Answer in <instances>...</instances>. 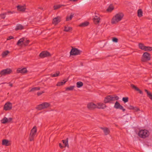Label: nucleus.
Masks as SVG:
<instances>
[{"label":"nucleus","instance_id":"c9c22d12","mask_svg":"<svg viewBox=\"0 0 152 152\" xmlns=\"http://www.w3.org/2000/svg\"><path fill=\"white\" fill-rule=\"evenodd\" d=\"M76 84L77 87L78 88L81 87L83 85V83L82 82L80 81L77 82V83Z\"/></svg>","mask_w":152,"mask_h":152},{"label":"nucleus","instance_id":"473e14b6","mask_svg":"<svg viewBox=\"0 0 152 152\" xmlns=\"http://www.w3.org/2000/svg\"><path fill=\"white\" fill-rule=\"evenodd\" d=\"M144 50L145 51H151L152 50V47L149 46H146L145 47Z\"/></svg>","mask_w":152,"mask_h":152},{"label":"nucleus","instance_id":"2f4dec72","mask_svg":"<svg viewBox=\"0 0 152 152\" xmlns=\"http://www.w3.org/2000/svg\"><path fill=\"white\" fill-rule=\"evenodd\" d=\"M65 28L64 30V31L66 32H69L70 31H72V28L71 27H68V26H65Z\"/></svg>","mask_w":152,"mask_h":152},{"label":"nucleus","instance_id":"6ab92c4d","mask_svg":"<svg viewBox=\"0 0 152 152\" xmlns=\"http://www.w3.org/2000/svg\"><path fill=\"white\" fill-rule=\"evenodd\" d=\"M2 144L3 145L8 146H9L10 144L8 140L4 139L2 140Z\"/></svg>","mask_w":152,"mask_h":152},{"label":"nucleus","instance_id":"6e6552de","mask_svg":"<svg viewBox=\"0 0 152 152\" xmlns=\"http://www.w3.org/2000/svg\"><path fill=\"white\" fill-rule=\"evenodd\" d=\"M50 56V53L47 51H43L39 55V57L41 58H44Z\"/></svg>","mask_w":152,"mask_h":152},{"label":"nucleus","instance_id":"7c9ffc66","mask_svg":"<svg viewBox=\"0 0 152 152\" xmlns=\"http://www.w3.org/2000/svg\"><path fill=\"white\" fill-rule=\"evenodd\" d=\"M64 5H60V4H58L55 5L53 6V8L54 10H57L59 8H60L62 6H64Z\"/></svg>","mask_w":152,"mask_h":152},{"label":"nucleus","instance_id":"864d4df0","mask_svg":"<svg viewBox=\"0 0 152 152\" xmlns=\"http://www.w3.org/2000/svg\"><path fill=\"white\" fill-rule=\"evenodd\" d=\"M9 86L12 87L13 86V85L12 83H10L9 84Z\"/></svg>","mask_w":152,"mask_h":152},{"label":"nucleus","instance_id":"4be33fe9","mask_svg":"<svg viewBox=\"0 0 152 152\" xmlns=\"http://www.w3.org/2000/svg\"><path fill=\"white\" fill-rule=\"evenodd\" d=\"M145 91L147 93L148 97L152 101V94L147 89H145Z\"/></svg>","mask_w":152,"mask_h":152},{"label":"nucleus","instance_id":"9d476101","mask_svg":"<svg viewBox=\"0 0 152 152\" xmlns=\"http://www.w3.org/2000/svg\"><path fill=\"white\" fill-rule=\"evenodd\" d=\"M96 104H94L93 102H90L87 104V107L88 109L90 110H93L96 108Z\"/></svg>","mask_w":152,"mask_h":152},{"label":"nucleus","instance_id":"f03ea898","mask_svg":"<svg viewBox=\"0 0 152 152\" xmlns=\"http://www.w3.org/2000/svg\"><path fill=\"white\" fill-rule=\"evenodd\" d=\"M119 97L117 96H113L111 95H108L104 98V102L105 103H111V102L115 100H117L118 99Z\"/></svg>","mask_w":152,"mask_h":152},{"label":"nucleus","instance_id":"c756f323","mask_svg":"<svg viewBox=\"0 0 152 152\" xmlns=\"http://www.w3.org/2000/svg\"><path fill=\"white\" fill-rule=\"evenodd\" d=\"M35 135L34 134H31L30 133L29 137V140L30 141H31L34 140V136Z\"/></svg>","mask_w":152,"mask_h":152},{"label":"nucleus","instance_id":"f3484780","mask_svg":"<svg viewBox=\"0 0 152 152\" xmlns=\"http://www.w3.org/2000/svg\"><path fill=\"white\" fill-rule=\"evenodd\" d=\"M25 41L24 38H23L20 39L18 42L17 45L18 46H21L23 45V42Z\"/></svg>","mask_w":152,"mask_h":152},{"label":"nucleus","instance_id":"37998d69","mask_svg":"<svg viewBox=\"0 0 152 152\" xmlns=\"http://www.w3.org/2000/svg\"><path fill=\"white\" fill-rule=\"evenodd\" d=\"M9 53V51L8 50L2 53V56L3 57H4L6 56Z\"/></svg>","mask_w":152,"mask_h":152},{"label":"nucleus","instance_id":"5701e85b","mask_svg":"<svg viewBox=\"0 0 152 152\" xmlns=\"http://www.w3.org/2000/svg\"><path fill=\"white\" fill-rule=\"evenodd\" d=\"M143 12L141 9H139L137 11V16L141 18L142 16Z\"/></svg>","mask_w":152,"mask_h":152},{"label":"nucleus","instance_id":"393cba45","mask_svg":"<svg viewBox=\"0 0 152 152\" xmlns=\"http://www.w3.org/2000/svg\"><path fill=\"white\" fill-rule=\"evenodd\" d=\"M68 138H67L66 140H62V142L64 144L65 146L64 147H67L68 148H69V145L68 143Z\"/></svg>","mask_w":152,"mask_h":152},{"label":"nucleus","instance_id":"f704fd0d","mask_svg":"<svg viewBox=\"0 0 152 152\" xmlns=\"http://www.w3.org/2000/svg\"><path fill=\"white\" fill-rule=\"evenodd\" d=\"M44 108V109L47 108L50 106V104L47 102H44L42 103Z\"/></svg>","mask_w":152,"mask_h":152},{"label":"nucleus","instance_id":"3c124183","mask_svg":"<svg viewBox=\"0 0 152 152\" xmlns=\"http://www.w3.org/2000/svg\"><path fill=\"white\" fill-rule=\"evenodd\" d=\"M59 146L61 148H63L64 147L61 143L59 144Z\"/></svg>","mask_w":152,"mask_h":152},{"label":"nucleus","instance_id":"dca6fc26","mask_svg":"<svg viewBox=\"0 0 152 152\" xmlns=\"http://www.w3.org/2000/svg\"><path fill=\"white\" fill-rule=\"evenodd\" d=\"M100 19V18L99 17L95 16L93 19V21L95 24H98L99 22Z\"/></svg>","mask_w":152,"mask_h":152},{"label":"nucleus","instance_id":"aec40b11","mask_svg":"<svg viewBox=\"0 0 152 152\" xmlns=\"http://www.w3.org/2000/svg\"><path fill=\"white\" fill-rule=\"evenodd\" d=\"M23 28V26L21 25L18 24L17 25L15 28L16 31H18L19 30H21Z\"/></svg>","mask_w":152,"mask_h":152},{"label":"nucleus","instance_id":"5fc2aeb1","mask_svg":"<svg viewBox=\"0 0 152 152\" xmlns=\"http://www.w3.org/2000/svg\"><path fill=\"white\" fill-rule=\"evenodd\" d=\"M6 83H2V84H5Z\"/></svg>","mask_w":152,"mask_h":152},{"label":"nucleus","instance_id":"f8f14e48","mask_svg":"<svg viewBox=\"0 0 152 152\" xmlns=\"http://www.w3.org/2000/svg\"><path fill=\"white\" fill-rule=\"evenodd\" d=\"M96 108L98 109H104L106 107V106L105 104L103 103H98L96 104Z\"/></svg>","mask_w":152,"mask_h":152},{"label":"nucleus","instance_id":"79ce46f5","mask_svg":"<svg viewBox=\"0 0 152 152\" xmlns=\"http://www.w3.org/2000/svg\"><path fill=\"white\" fill-rule=\"evenodd\" d=\"M59 74H60L59 72H58L56 73H55L53 74H51L50 76L51 77H56L58 76H59Z\"/></svg>","mask_w":152,"mask_h":152},{"label":"nucleus","instance_id":"72a5a7b5","mask_svg":"<svg viewBox=\"0 0 152 152\" xmlns=\"http://www.w3.org/2000/svg\"><path fill=\"white\" fill-rule=\"evenodd\" d=\"M138 46H139V48L140 49H141L142 50H144L145 47V46H144V44L143 43H139Z\"/></svg>","mask_w":152,"mask_h":152},{"label":"nucleus","instance_id":"ea45409f","mask_svg":"<svg viewBox=\"0 0 152 152\" xmlns=\"http://www.w3.org/2000/svg\"><path fill=\"white\" fill-rule=\"evenodd\" d=\"M75 86H71L69 87H67L66 88V91H72L73 90Z\"/></svg>","mask_w":152,"mask_h":152},{"label":"nucleus","instance_id":"603ef678","mask_svg":"<svg viewBox=\"0 0 152 152\" xmlns=\"http://www.w3.org/2000/svg\"><path fill=\"white\" fill-rule=\"evenodd\" d=\"M7 13V14H9V13L12 14L13 13V12L11 11H8Z\"/></svg>","mask_w":152,"mask_h":152},{"label":"nucleus","instance_id":"0eeeda50","mask_svg":"<svg viewBox=\"0 0 152 152\" xmlns=\"http://www.w3.org/2000/svg\"><path fill=\"white\" fill-rule=\"evenodd\" d=\"M12 107V104L10 102H8L4 104V109L6 111L9 110H11Z\"/></svg>","mask_w":152,"mask_h":152},{"label":"nucleus","instance_id":"412c9836","mask_svg":"<svg viewBox=\"0 0 152 152\" xmlns=\"http://www.w3.org/2000/svg\"><path fill=\"white\" fill-rule=\"evenodd\" d=\"M17 9L19 11L22 12L26 10V8L23 6L19 5L17 6Z\"/></svg>","mask_w":152,"mask_h":152},{"label":"nucleus","instance_id":"cd10ccee","mask_svg":"<svg viewBox=\"0 0 152 152\" xmlns=\"http://www.w3.org/2000/svg\"><path fill=\"white\" fill-rule=\"evenodd\" d=\"M1 122L2 124H5L8 123V118L6 117H4L1 120Z\"/></svg>","mask_w":152,"mask_h":152},{"label":"nucleus","instance_id":"2eb2a0df","mask_svg":"<svg viewBox=\"0 0 152 152\" xmlns=\"http://www.w3.org/2000/svg\"><path fill=\"white\" fill-rule=\"evenodd\" d=\"M27 71L26 68H23L22 69L19 68L17 70L18 73H24L27 72Z\"/></svg>","mask_w":152,"mask_h":152},{"label":"nucleus","instance_id":"8fccbe9b","mask_svg":"<svg viewBox=\"0 0 152 152\" xmlns=\"http://www.w3.org/2000/svg\"><path fill=\"white\" fill-rule=\"evenodd\" d=\"M13 119L12 118H8V123L11 122V121H12Z\"/></svg>","mask_w":152,"mask_h":152},{"label":"nucleus","instance_id":"bb28decb","mask_svg":"<svg viewBox=\"0 0 152 152\" xmlns=\"http://www.w3.org/2000/svg\"><path fill=\"white\" fill-rule=\"evenodd\" d=\"M89 24V22H85L80 24L79 26L80 27H85L88 26Z\"/></svg>","mask_w":152,"mask_h":152},{"label":"nucleus","instance_id":"a18cd8bd","mask_svg":"<svg viewBox=\"0 0 152 152\" xmlns=\"http://www.w3.org/2000/svg\"><path fill=\"white\" fill-rule=\"evenodd\" d=\"M128 99L129 98L128 97H123L122 98V100L124 103H126L128 101Z\"/></svg>","mask_w":152,"mask_h":152},{"label":"nucleus","instance_id":"423d86ee","mask_svg":"<svg viewBox=\"0 0 152 152\" xmlns=\"http://www.w3.org/2000/svg\"><path fill=\"white\" fill-rule=\"evenodd\" d=\"M12 72V70L10 68H7L1 70L0 72V77L9 75Z\"/></svg>","mask_w":152,"mask_h":152},{"label":"nucleus","instance_id":"4c0bfd02","mask_svg":"<svg viewBox=\"0 0 152 152\" xmlns=\"http://www.w3.org/2000/svg\"><path fill=\"white\" fill-rule=\"evenodd\" d=\"M40 88L39 87H34L32 88L29 91V92H33L35 91H38L39 90Z\"/></svg>","mask_w":152,"mask_h":152},{"label":"nucleus","instance_id":"58836bf2","mask_svg":"<svg viewBox=\"0 0 152 152\" xmlns=\"http://www.w3.org/2000/svg\"><path fill=\"white\" fill-rule=\"evenodd\" d=\"M74 16V14H72L69 17L67 16L66 18V21H68L71 20Z\"/></svg>","mask_w":152,"mask_h":152},{"label":"nucleus","instance_id":"a878e982","mask_svg":"<svg viewBox=\"0 0 152 152\" xmlns=\"http://www.w3.org/2000/svg\"><path fill=\"white\" fill-rule=\"evenodd\" d=\"M67 81V80H66V81H65V80H63V82H58L56 84V86H61L63 85H64Z\"/></svg>","mask_w":152,"mask_h":152},{"label":"nucleus","instance_id":"6e6d98bb","mask_svg":"<svg viewBox=\"0 0 152 152\" xmlns=\"http://www.w3.org/2000/svg\"><path fill=\"white\" fill-rule=\"evenodd\" d=\"M83 3H85V2H84V1H83Z\"/></svg>","mask_w":152,"mask_h":152},{"label":"nucleus","instance_id":"7ed1b4c3","mask_svg":"<svg viewBox=\"0 0 152 152\" xmlns=\"http://www.w3.org/2000/svg\"><path fill=\"white\" fill-rule=\"evenodd\" d=\"M138 135L140 137L144 138L149 136V132L147 130H141L138 133Z\"/></svg>","mask_w":152,"mask_h":152},{"label":"nucleus","instance_id":"ddd939ff","mask_svg":"<svg viewBox=\"0 0 152 152\" xmlns=\"http://www.w3.org/2000/svg\"><path fill=\"white\" fill-rule=\"evenodd\" d=\"M100 129L103 131L105 135H106L109 134L110 133V131L108 128L106 127H100Z\"/></svg>","mask_w":152,"mask_h":152},{"label":"nucleus","instance_id":"20e7f679","mask_svg":"<svg viewBox=\"0 0 152 152\" xmlns=\"http://www.w3.org/2000/svg\"><path fill=\"white\" fill-rule=\"evenodd\" d=\"M151 59V55L147 52H145L143 53L141 58V61L142 62H145Z\"/></svg>","mask_w":152,"mask_h":152},{"label":"nucleus","instance_id":"c85d7f7f","mask_svg":"<svg viewBox=\"0 0 152 152\" xmlns=\"http://www.w3.org/2000/svg\"><path fill=\"white\" fill-rule=\"evenodd\" d=\"M114 7L111 4L110 5L107 9V11L108 12H111L113 10Z\"/></svg>","mask_w":152,"mask_h":152},{"label":"nucleus","instance_id":"49530a36","mask_svg":"<svg viewBox=\"0 0 152 152\" xmlns=\"http://www.w3.org/2000/svg\"><path fill=\"white\" fill-rule=\"evenodd\" d=\"M118 39L115 37H113V38L112 41L113 42H118Z\"/></svg>","mask_w":152,"mask_h":152},{"label":"nucleus","instance_id":"a19ab883","mask_svg":"<svg viewBox=\"0 0 152 152\" xmlns=\"http://www.w3.org/2000/svg\"><path fill=\"white\" fill-rule=\"evenodd\" d=\"M7 14V12H5V13H4L1 14L0 15V17L1 19H4L6 17V15Z\"/></svg>","mask_w":152,"mask_h":152},{"label":"nucleus","instance_id":"e433bc0d","mask_svg":"<svg viewBox=\"0 0 152 152\" xmlns=\"http://www.w3.org/2000/svg\"><path fill=\"white\" fill-rule=\"evenodd\" d=\"M36 108L38 110H40L44 109L42 104L39 105Z\"/></svg>","mask_w":152,"mask_h":152},{"label":"nucleus","instance_id":"1a4fd4ad","mask_svg":"<svg viewBox=\"0 0 152 152\" xmlns=\"http://www.w3.org/2000/svg\"><path fill=\"white\" fill-rule=\"evenodd\" d=\"M114 107L116 109L122 110L123 112H124L125 111V109H124L123 107L118 101H116L115 103Z\"/></svg>","mask_w":152,"mask_h":152},{"label":"nucleus","instance_id":"b1692460","mask_svg":"<svg viewBox=\"0 0 152 152\" xmlns=\"http://www.w3.org/2000/svg\"><path fill=\"white\" fill-rule=\"evenodd\" d=\"M37 132V127L36 126H34L33 128L31 129V131L30 133L31 134H33L34 135H36V134Z\"/></svg>","mask_w":152,"mask_h":152},{"label":"nucleus","instance_id":"f257e3e1","mask_svg":"<svg viewBox=\"0 0 152 152\" xmlns=\"http://www.w3.org/2000/svg\"><path fill=\"white\" fill-rule=\"evenodd\" d=\"M124 16V14L122 13L116 14L112 19L111 23L114 24L118 22L121 20Z\"/></svg>","mask_w":152,"mask_h":152},{"label":"nucleus","instance_id":"de8ad7c7","mask_svg":"<svg viewBox=\"0 0 152 152\" xmlns=\"http://www.w3.org/2000/svg\"><path fill=\"white\" fill-rule=\"evenodd\" d=\"M44 93V91H41L40 92H38L37 93V95L38 96H39L41 95L42 93Z\"/></svg>","mask_w":152,"mask_h":152},{"label":"nucleus","instance_id":"4468645a","mask_svg":"<svg viewBox=\"0 0 152 152\" xmlns=\"http://www.w3.org/2000/svg\"><path fill=\"white\" fill-rule=\"evenodd\" d=\"M61 21V18L60 17H57L54 18L53 20V23L55 25L57 24Z\"/></svg>","mask_w":152,"mask_h":152},{"label":"nucleus","instance_id":"a211bd4d","mask_svg":"<svg viewBox=\"0 0 152 152\" xmlns=\"http://www.w3.org/2000/svg\"><path fill=\"white\" fill-rule=\"evenodd\" d=\"M128 108L130 110H133L134 111H139L140 110L139 109L136 107H134L132 105H130L128 107Z\"/></svg>","mask_w":152,"mask_h":152},{"label":"nucleus","instance_id":"9b49d317","mask_svg":"<svg viewBox=\"0 0 152 152\" xmlns=\"http://www.w3.org/2000/svg\"><path fill=\"white\" fill-rule=\"evenodd\" d=\"M130 86L132 89H134L136 91H138L139 93L140 94H143V92H142V91L140 89L136 86H135L133 84H131Z\"/></svg>","mask_w":152,"mask_h":152},{"label":"nucleus","instance_id":"09e8293b","mask_svg":"<svg viewBox=\"0 0 152 152\" xmlns=\"http://www.w3.org/2000/svg\"><path fill=\"white\" fill-rule=\"evenodd\" d=\"M14 38V37L13 36H9L8 38L7 39V40H9L11 39H13Z\"/></svg>","mask_w":152,"mask_h":152},{"label":"nucleus","instance_id":"39448f33","mask_svg":"<svg viewBox=\"0 0 152 152\" xmlns=\"http://www.w3.org/2000/svg\"><path fill=\"white\" fill-rule=\"evenodd\" d=\"M82 52V51L76 48H74L72 47V49L70 53V55L72 56L79 55Z\"/></svg>","mask_w":152,"mask_h":152},{"label":"nucleus","instance_id":"c03bdc74","mask_svg":"<svg viewBox=\"0 0 152 152\" xmlns=\"http://www.w3.org/2000/svg\"><path fill=\"white\" fill-rule=\"evenodd\" d=\"M29 42V40H26L25 41H24L23 43V45L24 46H26L28 45Z\"/></svg>","mask_w":152,"mask_h":152}]
</instances>
